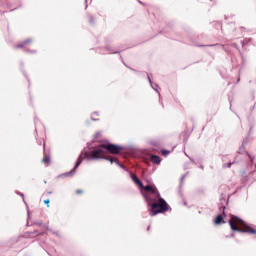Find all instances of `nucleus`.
Wrapping results in <instances>:
<instances>
[{"label": "nucleus", "mask_w": 256, "mask_h": 256, "mask_svg": "<svg viewBox=\"0 0 256 256\" xmlns=\"http://www.w3.org/2000/svg\"><path fill=\"white\" fill-rule=\"evenodd\" d=\"M141 195L145 199L148 207H150V217H155V215L167 213V211H169V204L163 197H161V195L154 198L151 194H147L144 191H141Z\"/></svg>", "instance_id": "f257e3e1"}, {"label": "nucleus", "mask_w": 256, "mask_h": 256, "mask_svg": "<svg viewBox=\"0 0 256 256\" xmlns=\"http://www.w3.org/2000/svg\"><path fill=\"white\" fill-rule=\"evenodd\" d=\"M125 147L113 144L109 141L104 142L103 144H100L97 148H94L91 150V156L87 157L88 159H101V156L99 155H105V151L108 153H111V155H119L121 151H124Z\"/></svg>", "instance_id": "f03ea898"}, {"label": "nucleus", "mask_w": 256, "mask_h": 256, "mask_svg": "<svg viewBox=\"0 0 256 256\" xmlns=\"http://www.w3.org/2000/svg\"><path fill=\"white\" fill-rule=\"evenodd\" d=\"M91 149L94 150L95 146L91 145V143H87V147L84 148V150H82V152L80 153L73 169L70 170L69 172L62 174V175H64L65 177H69V175H75L76 169L83 163V156L85 157V159H87V161H95V159L88 158V157H91Z\"/></svg>", "instance_id": "7ed1b4c3"}, {"label": "nucleus", "mask_w": 256, "mask_h": 256, "mask_svg": "<svg viewBox=\"0 0 256 256\" xmlns=\"http://www.w3.org/2000/svg\"><path fill=\"white\" fill-rule=\"evenodd\" d=\"M239 221L240 223H242V225H246L245 220L232 215V218L230 220H228V223L230 225V229H232L233 231H236L237 233H251L252 235H256V230L255 228L248 226V229H241L239 227H237V225H239Z\"/></svg>", "instance_id": "20e7f679"}, {"label": "nucleus", "mask_w": 256, "mask_h": 256, "mask_svg": "<svg viewBox=\"0 0 256 256\" xmlns=\"http://www.w3.org/2000/svg\"><path fill=\"white\" fill-rule=\"evenodd\" d=\"M141 191H143L147 195H151V197H153L154 195V198H157L161 195V193H159V190L157 189V186H155L154 184H147L146 186L142 184V187H140V192Z\"/></svg>", "instance_id": "39448f33"}, {"label": "nucleus", "mask_w": 256, "mask_h": 256, "mask_svg": "<svg viewBox=\"0 0 256 256\" xmlns=\"http://www.w3.org/2000/svg\"><path fill=\"white\" fill-rule=\"evenodd\" d=\"M198 47H216L217 49H223L226 53H229V45L223 44H208V45H198Z\"/></svg>", "instance_id": "423d86ee"}, {"label": "nucleus", "mask_w": 256, "mask_h": 256, "mask_svg": "<svg viewBox=\"0 0 256 256\" xmlns=\"http://www.w3.org/2000/svg\"><path fill=\"white\" fill-rule=\"evenodd\" d=\"M130 173V178L132 179V181L135 183V185H138L139 188L143 187V182L141 181V179H139V177L137 176V174L129 172Z\"/></svg>", "instance_id": "0eeeda50"}, {"label": "nucleus", "mask_w": 256, "mask_h": 256, "mask_svg": "<svg viewBox=\"0 0 256 256\" xmlns=\"http://www.w3.org/2000/svg\"><path fill=\"white\" fill-rule=\"evenodd\" d=\"M27 235H35V237H39V235H45V232L39 233V230H35L33 232H26L23 235L19 236V239L24 238V239H29Z\"/></svg>", "instance_id": "6e6552de"}, {"label": "nucleus", "mask_w": 256, "mask_h": 256, "mask_svg": "<svg viewBox=\"0 0 256 256\" xmlns=\"http://www.w3.org/2000/svg\"><path fill=\"white\" fill-rule=\"evenodd\" d=\"M187 175H189V172L185 173L182 175L181 179H180V185H179V195L180 197L183 199V191L181 189H183V181H185Z\"/></svg>", "instance_id": "1a4fd4ad"}, {"label": "nucleus", "mask_w": 256, "mask_h": 256, "mask_svg": "<svg viewBox=\"0 0 256 256\" xmlns=\"http://www.w3.org/2000/svg\"><path fill=\"white\" fill-rule=\"evenodd\" d=\"M151 161H152V163H154L155 165H161V157H160L159 155L152 154V155H151Z\"/></svg>", "instance_id": "9d476101"}, {"label": "nucleus", "mask_w": 256, "mask_h": 256, "mask_svg": "<svg viewBox=\"0 0 256 256\" xmlns=\"http://www.w3.org/2000/svg\"><path fill=\"white\" fill-rule=\"evenodd\" d=\"M31 41H33V39L28 38L26 40H24L22 43L17 44V49H23L25 47V45H29V43H31Z\"/></svg>", "instance_id": "9b49d317"}, {"label": "nucleus", "mask_w": 256, "mask_h": 256, "mask_svg": "<svg viewBox=\"0 0 256 256\" xmlns=\"http://www.w3.org/2000/svg\"><path fill=\"white\" fill-rule=\"evenodd\" d=\"M221 223H225V219L223 218V215L219 214L214 219V224L215 225H221Z\"/></svg>", "instance_id": "f8f14e48"}, {"label": "nucleus", "mask_w": 256, "mask_h": 256, "mask_svg": "<svg viewBox=\"0 0 256 256\" xmlns=\"http://www.w3.org/2000/svg\"><path fill=\"white\" fill-rule=\"evenodd\" d=\"M106 51H109L111 55H117V54L121 53V51L116 50L115 48H113L111 46H107Z\"/></svg>", "instance_id": "ddd939ff"}, {"label": "nucleus", "mask_w": 256, "mask_h": 256, "mask_svg": "<svg viewBox=\"0 0 256 256\" xmlns=\"http://www.w3.org/2000/svg\"><path fill=\"white\" fill-rule=\"evenodd\" d=\"M99 157H101L100 159H105V161H109L111 164L115 163V161H117V159L113 158V157H108V156H103V155H99Z\"/></svg>", "instance_id": "4468645a"}, {"label": "nucleus", "mask_w": 256, "mask_h": 256, "mask_svg": "<svg viewBox=\"0 0 256 256\" xmlns=\"http://www.w3.org/2000/svg\"><path fill=\"white\" fill-rule=\"evenodd\" d=\"M150 85H151L152 89L158 93L159 99H161V93L159 92V89H158L159 85L157 83H154V84L152 83Z\"/></svg>", "instance_id": "2eb2a0df"}, {"label": "nucleus", "mask_w": 256, "mask_h": 256, "mask_svg": "<svg viewBox=\"0 0 256 256\" xmlns=\"http://www.w3.org/2000/svg\"><path fill=\"white\" fill-rule=\"evenodd\" d=\"M115 164H117L118 167H120V169H123L124 171H127L129 173V169H127V167L125 165L121 164L119 162V159H116Z\"/></svg>", "instance_id": "dca6fc26"}, {"label": "nucleus", "mask_w": 256, "mask_h": 256, "mask_svg": "<svg viewBox=\"0 0 256 256\" xmlns=\"http://www.w3.org/2000/svg\"><path fill=\"white\" fill-rule=\"evenodd\" d=\"M42 163H51V155L45 154L44 158L42 159Z\"/></svg>", "instance_id": "f3484780"}, {"label": "nucleus", "mask_w": 256, "mask_h": 256, "mask_svg": "<svg viewBox=\"0 0 256 256\" xmlns=\"http://www.w3.org/2000/svg\"><path fill=\"white\" fill-rule=\"evenodd\" d=\"M33 225H38L39 227H44L45 229H47V231H51V229H49V226L43 224V222H34Z\"/></svg>", "instance_id": "a211bd4d"}, {"label": "nucleus", "mask_w": 256, "mask_h": 256, "mask_svg": "<svg viewBox=\"0 0 256 256\" xmlns=\"http://www.w3.org/2000/svg\"><path fill=\"white\" fill-rule=\"evenodd\" d=\"M171 153V151L167 150V149H162L161 150V155L163 157H167L169 154Z\"/></svg>", "instance_id": "6ab92c4d"}, {"label": "nucleus", "mask_w": 256, "mask_h": 256, "mask_svg": "<svg viewBox=\"0 0 256 256\" xmlns=\"http://www.w3.org/2000/svg\"><path fill=\"white\" fill-rule=\"evenodd\" d=\"M231 165H235V161L224 164L223 169H230Z\"/></svg>", "instance_id": "aec40b11"}, {"label": "nucleus", "mask_w": 256, "mask_h": 256, "mask_svg": "<svg viewBox=\"0 0 256 256\" xmlns=\"http://www.w3.org/2000/svg\"><path fill=\"white\" fill-rule=\"evenodd\" d=\"M88 17L90 25H95V18L93 17V15H88Z\"/></svg>", "instance_id": "412c9836"}, {"label": "nucleus", "mask_w": 256, "mask_h": 256, "mask_svg": "<svg viewBox=\"0 0 256 256\" xmlns=\"http://www.w3.org/2000/svg\"><path fill=\"white\" fill-rule=\"evenodd\" d=\"M248 143H249V138L244 139L243 142H242V145H241V147H240V151H241V149H243V148L245 147V145H247Z\"/></svg>", "instance_id": "4be33fe9"}, {"label": "nucleus", "mask_w": 256, "mask_h": 256, "mask_svg": "<svg viewBox=\"0 0 256 256\" xmlns=\"http://www.w3.org/2000/svg\"><path fill=\"white\" fill-rule=\"evenodd\" d=\"M216 27H217V29L221 28V31H223V23L217 21L216 22Z\"/></svg>", "instance_id": "5701e85b"}, {"label": "nucleus", "mask_w": 256, "mask_h": 256, "mask_svg": "<svg viewBox=\"0 0 256 256\" xmlns=\"http://www.w3.org/2000/svg\"><path fill=\"white\" fill-rule=\"evenodd\" d=\"M17 195H19L20 197H22L23 202L25 203V205H27V202H25V194L21 193V192H17Z\"/></svg>", "instance_id": "b1692460"}, {"label": "nucleus", "mask_w": 256, "mask_h": 256, "mask_svg": "<svg viewBox=\"0 0 256 256\" xmlns=\"http://www.w3.org/2000/svg\"><path fill=\"white\" fill-rule=\"evenodd\" d=\"M247 155L251 161V163H253L254 159H255V156L251 155L249 152H247Z\"/></svg>", "instance_id": "393cba45"}, {"label": "nucleus", "mask_w": 256, "mask_h": 256, "mask_svg": "<svg viewBox=\"0 0 256 256\" xmlns=\"http://www.w3.org/2000/svg\"><path fill=\"white\" fill-rule=\"evenodd\" d=\"M187 141H189V134H185L183 142L187 143Z\"/></svg>", "instance_id": "a878e982"}, {"label": "nucleus", "mask_w": 256, "mask_h": 256, "mask_svg": "<svg viewBox=\"0 0 256 256\" xmlns=\"http://www.w3.org/2000/svg\"><path fill=\"white\" fill-rule=\"evenodd\" d=\"M232 46L235 47V49H237V51L241 52L239 45H237V43H233Z\"/></svg>", "instance_id": "bb28decb"}, {"label": "nucleus", "mask_w": 256, "mask_h": 256, "mask_svg": "<svg viewBox=\"0 0 256 256\" xmlns=\"http://www.w3.org/2000/svg\"><path fill=\"white\" fill-rule=\"evenodd\" d=\"M24 73V75H25V77H26V79H27V81H28V83H29V86L31 85V80L29 79V76H27V73H25V72H23Z\"/></svg>", "instance_id": "cd10ccee"}, {"label": "nucleus", "mask_w": 256, "mask_h": 256, "mask_svg": "<svg viewBox=\"0 0 256 256\" xmlns=\"http://www.w3.org/2000/svg\"><path fill=\"white\" fill-rule=\"evenodd\" d=\"M220 209H222L223 215H225V209H227V206L222 204V207H220Z\"/></svg>", "instance_id": "c85d7f7f"}, {"label": "nucleus", "mask_w": 256, "mask_h": 256, "mask_svg": "<svg viewBox=\"0 0 256 256\" xmlns=\"http://www.w3.org/2000/svg\"><path fill=\"white\" fill-rule=\"evenodd\" d=\"M26 53H37V50L26 49Z\"/></svg>", "instance_id": "c756f323"}, {"label": "nucleus", "mask_w": 256, "mask_h": 256, "mask_svg": "<svg viewBox=\"0 0 256 256\" xmlns=\"http://www.w3.org/2000/svg\"><path fill=\"white\" fill-rule=\"evenodd\" d=\"M49 203H50L49 199L44 200V204L47 205V207H49Z\"/></svg>", "instance_id": "7c9ffc66"}, {"label": "nucleus", "mask_w": 256, "mask_h": 256, "mask_svg": "<svg viewBox=\"0 0 256 256\" xmlns=\"http://www.w3.org/2000/svg\"><path fill=\"white\" fill-rule=\"evenodd\" d=\"M194 165H199L201 163V160H194Z\"/></svg>", "instance_id": "2f4dec72"}, {"label": "nucleus", "mask_w": 256, "mask_h": 256, "mask_svg": "<svg viewBox=\"0 0 256 256\" xmlns=\"http://www.w3.org/2000/svg\"><path fill=\"white\" fill-rule=\"evenodd\" d=\"M229 237H235V233H231L229 236H226V239H229Z\"/></svg>", "instance_id": "473e14b6"}, {"label": "nucleus", "mask_w": 256, "mask_h": 256, "mask_svg": "<svg viewBox=\"0 0 256 256\" xmlns=\"http://www.w3.org/2000/svg\"><path fill=\"white\" fill-rule=\"evenodd\" d=\"M148 81L150 83V85L153 83V80H151V76L148 75Z\"/></svg>", "instance_id": "72a5a7b5"}, {"label": "nucleus", "mask_w": 256, "mask_h": 256, "mask_svg": "<svg viewBox=\"0 0 256 256\" xmlns=\"http://www.w3.org/2000/svg\"><path fill=\"white\" fill-rule=\"evenodd\" d=\"M91 120L92 121H99V118H94L93 116H91Z\"/></svg>", "instance_id": "f704fd0d"}, {"label": "nucleus", "mask_w": 256, "mask_h": 256, "mask_svg": "<svg viewBox=\"0 0 256 256\" xmlns=\"http://www.w3.org/2000/svg\"><path fill=\"white\" fill-rule=\"evenodd\" d=\"M76 193H77L78 195H81V193H83V190H76Z\"/></svg>", "instance_id": "c9c22d12"}, {"label": "nucleus", "mask_w": 256, "mask_h": 256, "mask_svg": "<svg viewBox=\"0 0 256 256\" xmlns=\"http://www.w3.org/2000/svg\"><path fill=\"white\" fill-rule=\"evenodd\" d=\"M199 169H205V166L203 164H200Z\"/></svg>", "instance_id": "e433bc0d"}, {"label": "nucleus", "mask_w": 256, "mask_h": 256, "mask_svg": "<svg viewBox=\"0 0 256 256\" xmlns=\"http://www.w3.org/2000/svg\"><path fill=\"white\" fill-rule=\"evenodd\" d=\"M220 201H225V197H223V195L220 197Z\"/></svg>", "instance_id": "4c0bfd02"}, {"label": "nucleus", "mask_w": 256, "mask_h": 256, "mask_svg": "<svg viewBox=\"0 0 256 256\" xmlns=\"http://www.w3.org/2000/svg\"><path fill=\"white\" fill-rule=\"evenodd\" d=\"M189 159L191 160L192 163H195V159L189 157Z\"/></svg>", "instance_id": "58836bf2"}, {"label": "nucleus", "mask_w": 256, "mask_h": 256, "mask_svg": "<svg viewBox=\"0 0 256 256\" xmlns=\"http://www.w3.org/2000/svg\"><path fill=\"white\" fill-rule=\"evenodd\" d=\"M256 172V164H254V170H253V173Z\"/></svg>", "instance_id": "ea45409f"}, {"label": "nucleus", "mask_w": 256, "mask_h": 256, "mask_svg": "<svg viewBox=\"0 0 256 256\" xmlns=\"http://www.w3.org/2000/svg\"><path fill=\"white\" fill-rule=\"evenodd\" d=\"M254 109H255V105L250 108L251 111H253Z\"/></svg>", "instance_id": "a19ab883"}, {"label": "nucleus", "mask_w": 256, "mask_h": 256, "mask_svg": "<svg viewBox=\"0 0 256 256\" xmlns=\"http://www.w3.org/2000/svg\"><path fill=\"white\" fill-rule=\"evenodd\" d=\"M251 131H253V126L250 127L249 133H251Z\"/></svg>", "instance_id": "79ce46f5"}, {"label": "nucleus", "mask_w": 256, "mask_h": 256, "mask_svg": "<svg viewBox=\"0 0 256 256\" xmlns=\"http://www.w3.org/2000/svg\"><path fill=\"white\" fill-rule=\"evenodd\" d=\"M128 69H130L131 71H136L135 69L131 68V67H128Z\"/></svg>", "instance_id": "37998d69"}, {"label": "nucleus", "mask_w": 256, "mask_h": 256, "mask_svg": "<svg viewBox=\"0 0 256 256\" xmlns=\"http://www.w3.org/2000/svg\"><path fill=\"white\" fill-rule=\"evenodd\" d=\"M43 144V142L42 141H38V145H42Z\"/></svg>", "instance_id": "c03bdc74"}, {"label": "nucleus", "mask_w": 256, "mask_h": 256, "mask_svg": "<svg viewBox=\"0 0 256 256\" xmlns=\"http://www.w3.org/2000/svg\"><path fill=\"white\" fill-rule=\"evenodd\" d=\"M229 101H230V109H231V105H232L233 101L232 100H229Z\"/></svg>", "instance_id": "a18cd8bd"}, {"label": "nucleus", "mask_w": 256, "mask_h": 256, "mask_svg": "<svg viewBox=\"0 0 256 256\" xmlns=\"http://www.w3.org/2000/svg\"><path fill=\"white\" fill-rule=\"evenodd\" d=\"M93 115H99V112H94Z\"/></svg>", "instance_id": "49530a36"}, {"label": "nucleus", "mask_w": 256, "mask_h": 256, "mask_svg": "<svg viewBox=\"0 0 256 256\" xmlns=\"http://www.w3.org/2000/svg\"><path fill=\"white\" fill-rule=\"evenodd\" d=\"M241 43H242V47H245V43H243V41H241Z\"/></svg>", "instance_id": "de8ad7c7"}, {"label": "nucleus", "mask_w": 256, "mask_h": 256, "mask_svg": "<svg viewBox=\"0 0 256 256\" xmlns=\"http://www.w3.org/2000/svg\"><path fill=\"white\" fill-rule=\"evenodd\" d=\"M99 135H101V133H99V132H98V133H96V137H98Z\"/></svg>", "instance_id": "09e8293b"}, {"label": "nucleus", "mask_w": 256, "mask_h": 256, "mask_svg": "<svg viewBox=\"0 0 256 256\" xmlns=\"http://www.w3.org/2000/svg\"><path fill=\"white\" fill-rule=\"evenodd\" d=\"M52 193H53L52 191H49V192H48V195H51Z\"/></svg>", "instance_id": "8fccbe9b"}, {"label": "nucleus", "mask_w": 256, "mask_h": 256, "mask_svg": "<svg viewBox=\"0 0 256 256\" xmlns=\"http://www.w3.org/2000/svg\"><path fill=\"white\" fill-rule=\"evenodd\" d=\"M150 229H151V226H148L147 231H149Z\"/></svg>", "instance_id": "3c124183"}, {"label": "nucleus", "mask_w": 256, "mask_h": 256, "mask_svg": "<svg viewBox=\"0 0 256 256\" xmlns=\"http://www.w3.org/2000/svg\"><path fill=\"white\" fill-rule=\"evenodd\" d=\"M239 81H241V78H238L237 83H239Z\"/></svg>", "instance_id": "603ef678"}, {"label": "nucleus", "mask_w": 256, "mask_h": 256, "mask_svg": "<svg viewBox=\"0 0 256 256\" xmlns=\"http://www.w3.org/2000/svg\"><path fill=\"white\" fill-rule=\"evenodd\" d=\"M185 156H186V157H189V155H187V153H185Z\"/></svg>", "instance_id": "864d4df0"}, {"label": "nucleus", "mask_w": 256, "mask_h": 256, "mask_svg": "<svg viewBox=\"0 0 256 256\" xmlns=\"http://www.w3.org/2000/svg\"><path fill=\"white\" fill-rule=\"evenodd\" d=\"M55 234H56V235H59V232H56Z\"/></svg>", "instance_id": "5fc2aeb1"}, {"label": "nucleus", "mask_w": 256, "mask_h": 256, "mask_svg": "<svg viewBox=\"0 0 256 256\" xmlns=\"http://www.w3.org/2000/svg\"><path fill=\"white\" fill-rule=\"evenodd\" d=\"M27 226L29 227V222H27Z\"/></svg>", "instance_id": "6e6d98bb"}, {"label": "nucleus", "mask_w": 256, "mask_h": 256, "mask_svg": "<svg viewBox=\"0 0 256 256\" xmlns=\"http://www.w3.org/2000/svg\"><path fill=\"white\" fill-rule=\"evenodd\" d=\"M85 9H87V4H86V6H85Z\"/></svg>", "instance_id": "4d7b16f0"}, {"label": "nucleus", "mask_w": 256, "mask_h": 256, "mask_svg": "<svg viewBox=\"0 0 256 256\" xmlns=\"http://www.w3.org/2000/svg\"><path fill=\"white\" fill-rule=\"evenodd\" d=\"M43 147L45 148V143L43 144Z\"/></svg>", "instance_id": "13d9d810"}, {"label": "nucleus", "mask_w": 256, "mask_h": 256, "mask_svg": "<svg viewBox=\"0 0 256 256\" xmlns=\"http://www.w3.org/2000/svg\"><path fill=\"white\" fill-rule=\"evenodd\" d=\"M184 205H187V203H186V202H184Z\"/></svg>", "instance_id": "bf43d9fd"}, {"label": "nucleus", "mask_w": 256, "mask_h": 256, "mask_svg": "<svg viewBox=\"0 0 256 256\" xmlns=\"http://www.w3.org/2000/svg\"><path fill=\"white\" fill-rule=\"evenodd\" d=\"M28 215H29V210L27 211Z\"/></svg>", "instance_id": "052dcab7"}, {"label": "nucleus", "mask_w": 256, "mask_h": 256, "mask_svg": "<svg viewBox=\"0 0 256 256\" xmlns=\"http://www.w3.org/2000/svg\"><path fill=\"white\" fill-rule=\"evenodd\" d=\"M85 3H87V0H85Z\"/></svg>", "instance_id": "680f3d73"}, {"label": "nucleus", "mask_w": 256, "mask_h": 256, "mask_svg": "<svg viewBox=\"0 0 256 256\" xmlns=\"http://www.w3.org/2000/svg\"><path fill=\"white\" fill-rule=\"evenodd\" d=\"M36 133H37V129H35Z\"/></svg>", "instance_id": "e2e57ef3"}]
</instances>
